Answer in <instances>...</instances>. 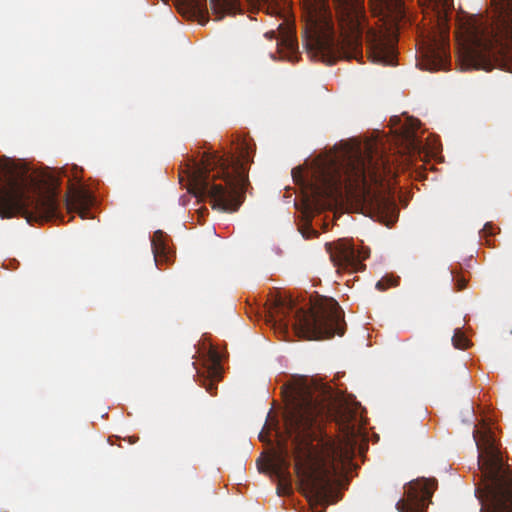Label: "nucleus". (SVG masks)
<instances>
[{"label": "nucleus", "instance_id": "nucleus-1", "mask_svg": "<svg viewBox=\"0 0 512 512\" xmlns=\"http://www.w3.org/2000/svg\"><path fill=\"white\" fill-rule=\"evenodd\" d=\"M284 414L286 437H279L273 455L265 468L278 480L277 493L291 490L290 456L303 489L317 502L332 503L333 477L351 460L352 449L338 443L322 429L323 422L333 416L330 388L306 377L295 379L288 386Z\"/></svg>", "mask_w": 512, "mask_h": 512}, {"label": "nucleus", "instance_id": "nucleus-2", "mask_svg": "<svg viewBox=\"0 0 512 512\" xmlns=\"http://www.w3.org/2000/svg\"><path fill=\"white\" fill-rule=\"evenodd\" d=\"M392 175L389 157L372 142L350 147L341 160L317 158L306 171L301 167L292 170L295 182H307L317 197H330L345 189L361 204L364 214L388 227L398 219L397 205L385 183Z\"/></svg>", "mask_w": 512, "mask_h": 512}, {"label": "nucleus", "instance_id": "nucleus-3", "mask_svg": "<svg viewBox=\"0 0 512 512\" xmlns=\"http://www.w3.org/2000/svg\"><path fill=\"white\" fill-rule=\"evenodd\" d=\"M237 155L204 152L200 160L192 159L180 174L187 177L188 191L200 200L208 199L213 209L235 212L244 200L248 182L247 164L252 146L245 139L236 144Z\"/></svg>", "mask_w": 512, "mask_h": 512}, {"label": "nucleus", "instance_id": "nucleus-4", "mask_svg": "<svg viewBox=\"0 0 512 512\" xmlns=\"http://www.w3.org/2000/svg\"><path fill=\"white\" fill-rule=\"evenodd\" d=\"M486 16H472L463 23L464 46L459 54L462 69L512 72V0H491Z\"/></svg>", "mask_w": 512, "mask_h": 512}, {"label": "nucleus", "instance_id": "nucleus-5", "mask_svg": "<svg viewBox=\"0 0 512 512\" xmlns=\"http://www.w3.org/2000/svg\"><path fill=\"white\" fill-rule=\"evenodd\" d=\"M58 185L52 177L46 191L31 196L26 192L24 169L10 159H0V217L19 215L28 223L59 219Z\"/></svg>", "mask_w": 512, "mask_h": 512}, {"label": "nucleus", "instance_id": "nucleus-6", "mask_svg": "<svg viewBox=\"0 0 512 512\" xmlns=\"http://www.w3.org/2000/svg\"><path fill=\"white\" fill-rule=\"evenodd\" d=\"M473 438L481 477L475 489L480 512H512V471L503 460L492 429L484 423L473 431Z\"/></svg>", "mask_w": 512, "mask_h": 512}, {"label": "nucleus", "instance_id": "nucleus-7", "mask_svg": "<svg viewBox=\"0 0 512 512\" xmlns=\"http://www.w3.org/2000/svg\"><path fill=\"white\" fill-rule=\"evenodd\" d=\"M293 328L298 337L306 340L343 336L345 333L343 312L336 300L320 298L309 308L302 307L296 310Z\"/></svg>", "mask_w": 512, "mask_h": 512}, {"label": "nucleus", "instance_id": "nucleus-8", "mask_svg": "<svg viewBox=\"0 0 512 512\" xmlns=\"http://www.w3.org/2000/svg\"><path fill=\"white\" fill-rule=\"evenodd\" d=\"M340 32H364V0H333ZM304 10L312 32H336L328 0H304Z\"/></svg>", "mask_w": 512, "mask_h": 512}, {"label": "nucleus", "instance_id": "nucleus-9", "mask_svg": "<svg viewBox=\"0 0 512 512\" xmlns=\"http://www.w3.org/2000/svg\"><path fill=\"white\" fill-rule=\"evenodd\" d=\"M423 4L434 14L439 28V35L429 36L419 47L417 65L422 70H446L450 65V44L448 31V14L453 0H422Z\"/></svg>", "mask_w": 512, "mask_h": 512}, {"label": "nucleus", "instance_id": "nucleus-10", "mask_svg": "<svg viewBox=\"0 0 512 512\" xmlns=\"http://www.w3.org/2000/svg\"><path fill=\"white\" fill-rule=\"evenodd\" d=\"M328 251L331 260L339 270L351 273L363 271L365 269L363 261L370 255L369 248L356 249L355 245L347 239L329 244Z\"/></svg>", "mask_w": 512, "mask_h": 512}, {"label": "nucleus", "instance_id": "nucleus-11", "mask_svg": "<svg viewBox=\"0 0 512 512\" xmlns=\"http://www.w3.org/2000/svg\"><path fill=\"white\" fill-rule=\"evenodd\" d=\"M435 479H417L405 487L404 497L396 503L399 512H426L430 499L436 489Z\"/></svg>", "mask_w": 512, "mask_h": 512}, {"label": "nucleus", "instance_id": "nucleus-12", "mask_svg": "<svg viewBox=\"0 0 512 512\" xmlns=\"http://www.w3.org/2000/svg\"><path fill=\"white\" fill-rule=\"evenodd\" d=\"M368 56L372 62L383 65H394L396 57V41L387 38L373 29L366 32Z\"/></svg>", "mask_w": 512, "mask_h": 512}, {"label": "nucleus", "instance_id": "nucleus-13", "mask_svg": "<svg viewBox=\"0 0 512 512\" xmlns=\"http://www.w3.org/2000/svg\"><path fill=\"white\" fill-rule=\"evenodd\" d=\"M370 4L374 13L395 24L406 16L403 0H370Z\"/></svg>", "mask_w": 512, "mask_h": 512}, {"label": "nucleus", "instance_id": "nucleus-14", "mask_svg": "<svg viewBox=\"0 0 512 512\" xmlns=\"http://www.w3.org/2000/svg\"><path fill=\"white\" fill-rule=\"evenodd\" d=\"M151 247L157 266L170 262L172 251L168 246V236L162 230L154 232L151 239Z\"/></svg>", "mask_w": 512, "mask_h": 512}, {"label": "nucleus", "instance_id": "nucleus-15", "mask_svg": "<svg viewBox=\"0 0 512 512\" xmlns=\"http://www.w3.org/2000/svg\"><path fill=\"white\" fill-rule=\"evenodd\" d=\"M293 309L294 304L291 299L278 297L275 300L272 311L270 312V321H272L274 325L279 324V326L287 329L288 322L286 319Z\"/></svg>", "mask_w": 512, "mask_h": 512}, {"label": "nucleus", "instance_id": "nucleus-16", "mask_svg": "<svg viewBox=\"0 0 512 512\" xmlns=\"http://www.w3.org/2000/svg\"><path fill=\"white\" fill-rule=\"evenodd\" d=\"M89 201L85 192L75 190L66 198V206L68 211H78L80 217L84 219L87 218Z\"/></svg>", "mask_w": 512, "mask_h": 512}, {"label": "nucleus", "instance_id": "nucleus-17", "mask_svg": "<svg viewBox=\"0 0 512 512\" xmlns=\"http://www.w3.org/2000/svg\"><path fill=\"white\" fill-rule=\"evenodd\" d=\"M210 6L216 20H221L225 15H235L240 11L239 0H210Z\"/></svg>", "mask_w": 512, "mask_h": 512}, {"label": "nucleus", "instance_id": "nucleus-18", "mask_svg": "<svg viewBox=\"0 0 512 512\" xmlns=\"http://www.w3.org/2000/svg\"><path fill=\"white\" fill-rule=\"evenodd\" d=\"M180 12L203 16L207 12V0H176Z\"/></svg>", "mask_w": 512, "mask_h": 512}, {"label": "nucleus", "instance_id": "nucleus-19", "mask_svg": "<svg viewBox=\"0 0 512 512\" xmlns=\"http://www.w3.org/2000/svg\"><path fill=\"white\" fill-rule=\"evenodd\" d=\"M209 375L205 376L203 374H200L198 372V382L199 384L204 387L206 389V391L208 393H210L211 395H216V391H217V385L216 383L214 382V380L212 379V376L213 377H216L219 372H218V368H217V365L214 364L208 371Z\"/></svg>", "mask_w": 512, "mask_h": 512}, {"label": "nucleus", "instance_id": "nucleus-20", "mask_svg": "<svg viewBox=\"0 0 512 512\" xmlns=\"http://www.w3.org/2000/svg\"><path fill=\"white\" fill-rule=\"evenodd\" d=\"M420 122L416 119H412L410 121V126L408 128H405L403 132V140L405 141L406 145L411 148H416L417 141H416V130L419 128Z\"/></svg>", "mask_w": 512, "mask_h": 512}, {"label": "nucleus", "instance_id": "nucleus-21", "mask_svg": "<svg viewBox=\"0 0 512 512\" xmlns=\"http://www.w3.org/2000/svg\"><path fill=\"white\" fill-rule=\"evenodd\" d=\"M452 343L457 349H467L469 346V340L466 338L460 328L455 330V333L452 337Z\"/></svg>", "mask_w": 512, "mask_h": 512}, {"label": "nucleus", "instance_id": "nucleus-22", "mask_svg": "<svg viewBox=\"0 0 512 512\" xmlns=\"http://www.w3.org/2000/svg\"><path fill=\"white\" fill-rule=\"evenodd\" d=\"M399 283V279L396 278H390V277H383L376 283V288L379 291H385L389 287L397 286Z\"/></svg>", "mask_w": 512, "mask_h": 512}, {"label": "nucleus", "instance_id": "nucleus-23", "mask_svg": "<svg viewBox=\"0 0 512 512\" xmlns=\"http://www.w3.org/2000/svg\"><path fill=\"white\" fill-rule=\"evenodd\" d=\"M281 44L286 46L291 51H293L296 48L297 42L290 29L285 28V36L282 38Z\"/></svg>", "mask_w": 512, "mask_h": 512}, {"label": "nucleus", "instance_id": "nucleus-24", "mask_svg": "<svg viewBox=\"0 0 512 512\" xmlns=\"http://www.w3.org/2000/svg\"><path fill=\"white\" fill-rule=\"evenodd\" d=\"M453 280L455 281L457 290L461 291L466 288L467 281L465 280L464 277L457 275L453 277Z\"/></svg>", "mask_w": 512, "mask_h": 512}, {"label": "nucleus", "instance_id": "nucleus-25", "mask_svg": "<svg viewBox=\"0 0 512 512\" xmlns=\"http://www.w3.org/2000/svg\"><path fill=\"white\" fill-rule=\"evenodd\" d=\"M482 236L487 238L489 236H492L495 234L494 232V226L491 223H486L481 230Z\"/></svg>", "mask_w": 512, "mask_h": 512}, {"label": "nucleus", "instance_id": "nucleus-26", "mask_svg": "<svg viewBox=\"0 0 512 512\" xmlns=\"http://www.w3.org/2000/svg\"><path fill=\"white\" fill-rule=\"evenodd\" d=\"M138 440H139V437H137V436H132V437H129V438H128V442H129L130 444H134V443H136Z\"/></svg>", "mask_w": 512, "mask_h": 512}, {"label": "nucleus", "instance_id": "nucleus-27", "mask_svg": "<svg viewBox=\"0 0 512 512\" xmlns=\"http://www.w3.org/2000/svg\"><path fill=\"white\" fill-rule=\"evenodd\" d=\"M310 234L317 235V231L310 229Z\"/></svg>", "mask_w": 512, "mask_h": 512}, {"label": "nucleus", "instance_id": "nucleus-28", "mask_svg": "<svg viewBox=\"0 0 512 512\" xmlns=\"http://www.w3.org/2000/svg\"><path fill=\"white\" fill-rule=\"evenodd\" d=\"M303 236L306 237V238H309L310 234H306L305 232H303Z\"/></svg>", "mask_w": 512, "mask_h": 512}]
</instances>
